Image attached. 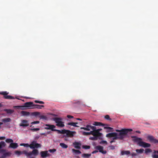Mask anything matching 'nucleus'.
Returning a JSON list of instances; mask_svg holds the SVG:
<instances>
[{
  "label": "nucleus",
  "mask_w": 158,
  "mask_h": 158,
  "mask_svg": "<svg viewBox=\"0 0 158 158\" xmlns=\"http://www.w3.org/2000/svg\"><path fill=\"white\" fill-rule=\"evenodd\" d=\"M41 147V145L40 144L36 143V141H32L30 144V148L31 149H35V148H40Z\"/></svg>",
  "instance_id": "0eeeda50"
},
{
  "label": "nucleus",
  "mask_w": 158,
  "mask_h": 158,
  "mask_svg": "<svg viewBox=\"0 0 158 158\" xmlns=\"http://www.w3.org/2000/svg\"><path fill=\"white\" fill-rule=\"evenodd\" d=\"M93 124L94 126H107V125L105 124L102 123L101 122H94Z\"/></svg>",
  "instance_id": "aec40b11"
},
{
  "label": "nucleus",
  "mask_w": 158,
  "mask_h": 158,
  "mask_svg": "<svg viewBox=\"0 0 158 158\" xmlns=\"http://www.w3.org/2000/svg\"><path fill=\"white\" fill-rule=\"evenodd\" d=\"M91 156L90 154L84 153L82 155V157L85 158H88Z\"/></svg>",
  "instance_id": "c85d7f7f"
},
{
  "label": "nucleus",
  "mask_w": 158,
  "mask_h": 158,
  "mask_svg": "<svg viewBox=\"0 0 158 158\" xmlns=\"http://www.w3.org/2000/svg\"><path fill=\"white\" fill-rule=\"evenodd\" d=\"M34 106H35V107H32L31 108H37L38 109H41V107H44V106L43 105H40L37 104L34 105Z\"/></svg>",
  "instance_id": "7c9ffc66"
},
{
  "label": "nucleus",
  "mask_w": 158,
  "mask_h": 158,
  "mask_svg": "<svg viewBox=\"0 0 158 158\" xmlns=\"http://www.w3.org/2000/svg\"><path fill=\"white\" fill-rule=\"evenodd\" d=\"M82 148L85 149H88L90 148V146L89 145H83Z\"/></svg>",
  "instance_id": "4c0bfd02"
},
{
  "label": "nucleus",
  "mask_w": 158,
  "mask_h": 158,
  "mask_svg": "<svg viewBox=\"0 0 158 158\" xmlns=\"http://www.w3.org/2000/svg\"><path fill=\"white\" fill-rule=\"evenodd\" d=\"M80 129H84L87 131H88V129L87 128V125L86 126V127H81L80 128Z\"/></svg>",
  "instance_id": "a18cd8bd"
},
{
  "label": "nucleus",
  "mask_w": 158,
  "mask_h": 158,
  "mask_svg": "<svg viewBox=\"0 0 158 158\" xmlns=\"http://www.w3.org/2000/svg\"><path fill=\"white\" fill-rule=\"evenodd\" d=\"M24 106L26 107H30L34 106V104L32 102H26L24 103Z\"/></svg>",
  "instance_id": "f3484780"
},
{
  "label": "nucleus",
  "mask_w": 158,
  "mask_h": 158,
  "mask_svg": "<svg viewBox=\"0 0 158 158\" xmlns=\"http://www.w3.org/2000/svg\"><path fill=\"white\" fill-rule=\"evenodd\" d=\"M16 98V99H19V98H16H16Z\"/></svg>",
  "instance_id": "680f3d73"
},
{
  "label": "nucleus",
  "mask_w": 158,
  "mask_h": 158,
  "mask_svg": "<svg viewBox=\"0 0 158 158\" xmlns=\"http://www.w3.org/2000/svg\"><path fill=\"white\" fill-rule=\"evenodd\" d=\"M0 94L4 95V98L6 99H14L15 98L11 96L8 95V93L6 91L2 92L0 93Z\"/></svg>",
  "instance_id": "9d476101"
},
{
  "label": "nucleus",
  "mask_w": 158,
  "mask_h": 158,
  "mask_svg": "<svg viewBox=\"0 0 158 158\" xmlns=\"http://www.w3.org/2000/svg\"><path fill=\"white\" fill-rule=\"evenodd\" d=\"M20 146H23L25 147H29L30 144H29L28 143H21L20 144Z\"/></svg>",
  "instance_id": "ea45409f"
},
{
  "label": "nucleus",
  "mask_w": 158,
  "mask_h": 158,
  "mask_svg": "<svg viewBox=\"0 0 158 158\" xmlns=\"http://www.w3.org/2000/svg\"><path fill=\"white\" fill-rule=\"evenodd\" d=\"M72 152L76 154H80L81 152L79 150H76L74 149H72Z\"/></svg>",
  "instance_id": "cd10ccee"
},
{
  "label": "nucleus",
  "mask_w": 158,
  "mask_h": 158,
  "mask_svg": "<svg viewBox=\"0 0 158 158\" xmlns=\"http://www.w3.org/2000/svg\"><path fill=\"white\" fill-rule=\"evenodd\" d=\"M156 154H158V151L154 150L152 156L153 158H158V155Z\"/></svg>",
  "instance_id": "412c9836"
},
{
  "label": "nucleus",
  "mask_w": 158,
  "mask_h": 158,
  "mask_svg": "<svg viewBox=\"0 0 158 158\" xmlns=\"http://www.w3.org/2000/svg\"><path fill=\"white\" fill-rule=\"evenodd\" d=\"M53 120L56 123V125L59 127H63L64 126V123L62 121V118L55 117L53 118Z\"/></svg>",
  "instance_id": "423d86ee"
},
{
  "label": "nucleus",
  "mask_w": 158,
  "mask_h": 158,
  "mask_svg": "<svg viewBox=\"0 0 158 158\" xmlns=\"http://www.w3.org/2000/svg\"><path fill=\"white\" fill-rule=\"evenodd\" d=\"M30 130L32 131H39L40 130V129L39 128H31Z\"/></svg>",
  "instance_id": "a19ab883"
},
{
  "label": "nucleus",
  "mask_w": 158,
  "mask_h": 158,
  "mask_svg": "<svg viewBox=\"0 0 158 158\" xmlns=\"http://www.w3.org/2000/svg\"><path fill=\"white\" fill-rule=\"evenodd\" d=\"M30 127H32V125H31V126H30Z\"/></svg>",
  "instance_id": "0e129e2a"
},
{
  "label": "nucleus",
  "mask_w": 158,
  "mask_h": 158,
  "mask_svg": "<svg viewBox=\"0 0 158 158\" xmlns=\"http://www.w3.org/2000/svg\"><path fill=\"white\" fill-rule=\"evenodd\" d=\"M40 123V122L39 121H35L32 122L31 123V124H38Z\"/></svg>",
  "instance_id": "49530a36"
},
{
  "label": "nucleus",
  "mask_w": 158,
  "mask_h": 158,
  "mask_svg": "<svg viewBox=\"0 0 158 158\" xmlns=\"http://www.w3.org/2000/svg\"><path fill=\"white\" fill-rule=\"evenodd\" d=\"M144 151V150L143 149H136V151L138 153H142Z\"/></svg>",
  "instance_id": "72a5a7b5"
},
{
  "label": "nucleus",
  "mask_w": 158,
  "mask_h": 158,
  "mask_svg": "<svg viewBox=\"0 0 158 158\" xmlns=\"http://www.w3.org/2000/svg\"><path fill=\"white\" fill-rule=\"evenodd\" d=\"M152 152V150L149 148H147L145 149V153L146 154H147L148 153H150Z\"/></svg>",
  "instance_id": "58836bf2"
},
{
  "label": "nucleus",
  "mask_w": 158,
  "mask_h": 158,
  "mask_svg": "<svg viewBox=\"0 0 158 158\" xmlns=\"http://www.w3.org/2000/svg\"><path fill=\"white\" fill-rule=\"evenodd\" d=\"M45 126H46L47 127H45L44 128L45 129L47 130H51L52 131H56L59 133V131H60V130L54 129V128L56 127L54 125L46 124Z\"/></svg>",
  "instance_id": "6e6552de"
},
{
  "label": "nucleus",
  "mask_w": 158,
  "mask_h": 158,
  "mask_svg": "<svg viewBox=\"0 0 158 158\" xmlns=\"http://www.w3.org/2000/svg\"><path fill=\"white\" fill-rule=\"evenodd\" d=\"M96 149L98 150V151L103 154H106L107 151L106 150H103V147L101 146H97L95 147Z\"/></svg>",
  "instance_id": "9b49d317"
},
{
  "label": "nucleus",
  "mask_w": 158,
  "mask_h": 158,
  "mask_svg": "<svg viewBox=\"0 0 158 158\" xmlns=\"http://www.w3.org/2000/svg\"><path fill=\"white\" fill-rule=\"evenodd\" d=\"M60 145L63 148H66L68 147L67 145L63 143H60Z\"/></svg>",
  "instance_id": "2f4dec72"
},
{
  "label": "nucleus",
  "mask_w": 158,
  "mask_h": 158,
  "mask_svg": "<svg viewBox=\"0 0 158 158\" xmlns=\"http://www.w3.org/2000/svg\"><path fill=\"white\" fill-rule=\"evenodd\" d=\"M131 155L132 156V157H133V156H136V154H135V153H131Z\"/></svg>",
  "instance_id": "3c124183"
},
{
  "label": "nucleus",
  "mask_w": 158,
  "mask_h": 158,
  "mask_svg": "<svg viewBox=\"0 0 158 158\" xmlns=\"http://www.w3.org/2000/svg\"><path fill=\"white\" fill-rule=\"evenodd\" d=\"M114 142H115L114 140L112 139V140L110 141V143H112Z\"/></svg>",
  "instance_id": "6e6d98bb"
},
{
  "label": "nucleus",
  "mask_w": 158,
  "mask_h": 158,
  "mask_svg": "<svg viewBox=\"0 0 158 158\" xmlns=\"http://www.w3.org/2000/svg\"><path fill=\"white\" fill-rule=\"evenodd\" d=\"M82 134L84 135H94L93 131H90L89 132L84 131L82 132Z\"/></svg>",
  "instance_id": "b1692460"
},
{
  "label": "nucleus",
  "mask_w": 158,
  "mask_h": 158,
  "mask_svg": "<svg viewBox=\"0 0 158 158\" xmlns=\"http://www.w3.org/2000/svg\"><path fill=\"white\" fill-rule=\"evenodd\" d=\"M40 154L41 157L43 158L49 157L51 156V155L48 153V151H41L40 152Z\"/></svg>",
  "instance_id": "f8f14e48"
},
{
  "label": "nucleus",
  "mask_w": 158,
  "mask_h": 158,
  "mask_svg": "<svg viewBox=\"0 0 158 158\" xmlns=\"http://www.w3.org/2000/svg\"><path fill=\"white\" fill-rule=\"evenodd\" d=\"M5 138H6L4 136L0 137V140H4Z\"/></svg>",
  "instance_id": "8fccbe9b"
},
{
  "label": "nucleus",
  "mask_w": 158,
  "mask_h": 158,
  "mask_svg": "<svg viewBox=\"0 0 158 158\" xmlns=\"http://www.w3.org/2000/svg\"><path fill=\"white\" fill-rule=\"evenodd\" d=\"M77 120H80V121H81V119L79 118H77Z\"/></svg>",
  "instance_id": "13d9d810"
},
{
  "label": "nucleus",
  "mask_w": 158,
  "mask_h": 158,
  "mask_svg": "<svg viewBox=\"0 0 158 158\" xmlns=\"http://www.w3.org/2000/svg\"><path fill=\"white\" fill-rule=\"evenodd\" d=\"M40 135H44L45 136H46V134L45 133H40Z\"/></svg>",
  "instance_id": "5fc2aeb1"
},
{
  "label": "nucleus",
  "mask_w": 158,
  "mask_h": 158,
  "mask_svg": "<svg viewBox=\"0 0 158 158\" xmlns=\"http://www.w3.org/2000/svg\"><path fill=\"white\" fill-rule=\"evenodd\" d=\"M109 147L111 149L113 150L115 149V146L113 145H111L109 146Z\"/></svg>",
  "instance_id": "09e8293b"
},
{
  "label": "nucleus",
  "mask_w": 158,
  "mask_h": 158,
  "mask_svg": "<svg viewBox=\"0 0 158 158\" xmlns=\"http://www.w3.org/2000/svg\"><path fill=\"white\" fill-rule=\"evenodd\" d=\"M21 114L24 116H28L30 115V113L25 111H22L21 112Z\"/></svg>",
  "instance_id": "393cba45"
},
{
  "label": "nucleus",
  "mask_w": 158,
  "mask_h": 158,
  "mask_svg": "<svg viewBox=\"0 0 158 158\" xmlns=\"http://www.w3.org/2000/svg\"><path fill=\"white\" fill-rule=\"evenodd\" d=\"M100 143H103V144H107V143L106 141L102 140L101 142Z\"/></svg>",
  "instance_id": "de8ad7c7"
},
{
  "label": "nucleus",
  "mask_w": 158,
  "mask_h": 158,
  "mask_svg": "<svg viewBox=\"0 0 158 158\" xmlns=\"http://www.w3.org/2000/svg\"><path fill=\"white\" fill-rule=\"evenodd\" d=\"M29 125V124L27 120H23L21 121V123L19 124V126L20 127H27Z\"/></svg>",
  "instance_id": "ddd939ff"
},
{
  "label": "nucleus",
  "mask_w": 158,
  "mask_h": 158,
  "mask_svg": "<svg viewBox=\"0 0 158 158\" xmlns=\"http://www.w3.org/2000/svg\"><path fill=\"white\" fill-rule=\"evenodd\" d=\"M105 118L106 119H107V120H111V119L110 118V116L108 115H106L105 116Z\"/></svg>",
  "instance_id": "79ce46f5"
},
{
  "label": "nucleus",
  "mask_w": 158,
  "mask_h": 158,
  "mask_svg": "<svg viewBox=\"0 0 158 158\" xmlns=\"http://www.w3.org/2000/svg\"><path fill=\"white\" fill-rule=\"evenodd\" d=\"M75 131H71L69 130H62L59 131V134H66L67 136L72 137L74 135L76 134Z\"/></svg>",
  "instance_id": "39448f33"
},
{
  "label": "nucleus",
  "mask_w": 158,
  "mask_h": 158,
  "mask_svg": "<svg viewBox=\"0 0 158 158\" xmlns=\"http://www.w3.org/2000/svg\"><path fill=\"white\" fill-rule=\"evenodd\" d=\"M87 128L88 129V131H90L94 132L95 128H96V127L94 126H92L88 124L87 125Z\"/></svg>",
  "instance_id": "2eb2a0df"
},
{
  "label": "nucleus",
  "mask_w": 158,
  "mask_h": 158,
  "mask_svg": "<svg viewBox=\"0 0 158 158\" xmlns=\"http://www.w3.org/2000/svg\"><path fill=\"white\" fill-rule=\"evenodd\" d=\"M4 111H5L7 114H10L13 113L14 112L13 110L10 109H5Z\"/></svg>",
  "instance_id": "5701e85b"
},
{
  "label": "nucleus",
  "mask_w": 158,
  "mask_h": 158,
  "mask_svg": "<svg viewBox=\"0 0 158 158\" xmlns=\"http://www.w3.org/2000/svg\"><path fill=\"white\" fill-rule=\"evenodd\" d=\"M6 144L4 141H1L0 142V154L2 155L0 157V158H6L7 156H10L11 154L10 152H6V150L4 149H1L2 148L6 146Z\"/></svg>",
  "instance_id": "20e7f679"
},
{
  "label": "nucleus",
  "mask_w": 158,
  "mask_h": 158,
  "mask_svg": "<svg viewBox=\"0 0 158 158\" xmlns=\"http://www.w3.org/2000/svg\"><path fill=\"white\" fill-rule=\"evenodd\" d=\"M132 141L135 143H136L139 146L144 148H148L151 146V144L149 143L143 141L141 138H138L136 136H131Z\"/></svg>",
  "instance_id": "f03ea898"
},
{
  "label": "nucleus",
  "mask_w": 158,
  "mask_h": 158,
  "mask_svg": "<svg viewBox=\"0 0 158 158\" xmlns=\"http://www.w3.org/2000/svg\"><path fill=\"white\" fill-rule=\"evenodd\" d=\"M40 114V113L39 112H33L32 113V115L35 116H39Z\"/></svg>",
  "instance_id": "e433bc0d"
},
{
  "label": "nucleus",
  "mask_w": 158,
  "mask_h": 158,
  "mask_svg": "<svg viewBox=\"0 0 158 158\" xmlns=\"http://www.w3.org/2000/svg\"><path fill=\"white\" fill-rule=\"evenodd\" d=\"M147 139L151 143H158V140L155 139L152 136L149 135L147 137Z\"/></svg>",
  "instance_id": "1a4fd4ad"
},
{
  "label": "nucleus",
  "mask_w": 158,
  "mask_h": 158,
  "mask_svg": "<svg viewBox=\"0 0 158 158\" xmlns=\"http://www.w3.org/2000/svg\"><path fill=\"white\" fill-rule=\"evenodd\" d=\"M92 135L94 136V137H90L89 138V139L91 140H97V139H99L101 137L98 135Z\"/></svg>",
  "instance_id": "4be33fe9"
},
{
  "label": "nucleus",
  "mask_w": 158,
  "mask_h": 158,
  "mask_svg": "<svg viewBox=\"0 0 158 158\" xmlns=\"http://www.w3.org/2000/svg\"><path fill=\"white\" fill-rule=\"evenodd\" d=\"M116 131L119 132V133L112 132L107 134L106 136L110 138L112 137V139L114 140L117 139L123 140L126 137L127 133L129 132L132 131V130L131 129H123L121 130H116Z\"/></svg>",
  "instance_id": "f257e3e1"
},
{
  "label": "nucleus",
  "mask_w": 158,
  "mask_h": 158,
  "mask_svg": "<svg viewBox=\"0 0 158 158\" xmlns=\"http://www.w3.org/2000/svg\"><path fill=\"white\" fill-rule=\"evenodd\" d=\"M102 130V129H96V128H95L94 132H93L94 135H98L100 137H101L102 134L100 132Z\"/></svg>",
  "instance_id": "4468645a"
},
{
  "label": "nucleus",
  "mask_w": 158,
  "mask_h": 158,
  "mask_svg": "<svg viewBox=\"0 0 158 158\" xmlns=\"http://www.w3.org/2000/svg\"><path fill=\"white\" fill-rule=\"evenodd\" d=\"M2 122L6 123L10 122L11 120L10 118H7L2 119Z\"/></svg>",
  "instance_id": "bb28decb"
},
{
  "label": "nucleus",
  "mask_w": 158,
  "mask_h": 158,
  "mask_svg": "<svg viewBox=\"0 0 158 158\" xmlns=\"http://www.w3.org/2000/svg\"><path fill=\"white\" fill-rule=\"evenodd\" d=\"M30 158H34L33 157H30Z\"/></svg>",
  "instance_id": "bf43d9fd"
},
{
  "label": "nucleus",
  "mask_w": 158,
  "mask_h": 158,
  "mask_svg": "<svg viewBox=\"0 0 158 158\" xmlns=\"http://www.w3.org/2000/svg\"><path fill=\"white\" fill-rule=\"evenodd\" d=\"M104 128L107 129L108 130L107 131V132L112 131L113 128L111 127H108L107 126L104 127Z\"/></svg>",
  "instance_id": "c756f323"
},
{
  "label": "nucleus",
  "mask_w": 158,
  "mask_h": 158,
  "mask_svg": "<svg viewBox=\"0 0 158 158\" xmlns=\"http://www.w3.org/2000/svg\"><path fill=\"white\" fill-rule=\"evenodd\" d=\"M37 139H38V138H39V137H37Z\"/></svg>",
  "instance_id": "e2e57ef3"
},
{
  "label": "nucleus",
  "mask_w": 158,
  "mask_h": 158,
  "mask_svg": "<svg viewBox=\"0 0 158 158\" xmlns=\"http://www.w3.org/2000/svg\"><path fill=\"white\" fill-rule=\"evenodd\" d=\"M15 107L17 108L18 109H20L21 110H24V109H25L24 108L25 107V106H24H24H16Z\"/></svg>",
  "instance_id": "473e14b6"
},
{
  "label": "nucleus",
  "mask_w": 158,
  "mask_h": 158,
  "mask_svg": "<svg viewBox=\"0 0 158 158\" xmlns=\"http://www.w3.org/2000/svg\"><path fill=\"white\" fill-rule=\"evenodd\" d=\"M15 153L18 156H20L22 154H24L27 157H28L32 155H33L35 156H37L38 154L39 151L37 149L33 150L31 152H29L25 150L22 151H15Z\"/></svg>",
  "instance_id": "7ed1b4c3"
},
{
  "label": "nucleus",
  "mask_w": 158,
  "mask_h": 158,
  "mask_svg": "<svg viewBox=\"0 0 158 158\" xmlns=\"http://www.w3.org/2000/svg\"><path fill=\"white\" fill-rule=\"evenodd\" d=\"M56 150L55 149H50L48 150V151L50 152H54L56 151Z\"/></svg>",
  "instance_id": "c03bdc74"
},
{
  "label": "nucleus",
  "mask_w": 158,
  "mask_h": 158,
  "mask_svg": "<svg viewBox=\"0 0 158 158\" xmlns=\"http://www.w3.org/2000/svg\"><path fill=\"white\" fill-rule=\"evenodd\" d=\"M73 144L75 148L78 149H80L81 146V143L77 142H75L73 143Z\"/></svg>",
  "instance_id": "dca6fc26"
},
{
  "label": "nucleus",
  "mask_w": 158,
  "mask_h": 158,
  "mask_svg": "<svg viewBox=\"0 0 158 158\" xmlns=\"http://www.w3.org/2000/svg\"><path fill=\"white\" fill-rule=\"evenodd\" d=\"M39 117L40 119H44V120H46L47 119V117L46 116L40 115V114Z\"/></svg>",
  "instance_id": "f704fd0d"
},
{
  "label": "nucleus",
  "mask_w": 158,
  "mask_h": 158,
  "mask_svg": "<svg viewBox=\"0 0 158 158\" xmlns=\"http://www.w3.org/2000/svg\"><path fill=\"white\" fill-rule=\"evenodd\" d=\"M35 102L36 103H39L42 104H44V102H43L41 101H38V100H35Z\"/></svg>",
  "instance_id": "37998d69"
},
{
  "label": "nucleus",
  "mask_w": 158,
  "mask_h": 158,
  "mask_svg": "<svg viewBox=\"0 0 158 158\" xmlns=\"http://www.w3.org/2000/svg\"><path fill=\"white\" fill-rule=\"evenodd\" d=\"M98 152V151L97 150H95V151H93L92 152V154H94V153H96L97 152Z\"/></svg>",
  "instance_id": "864d4df0"
},
{
  "label": "nucleus",
  "mask_w": 158,
  "mask_h": 158,
  "mask_svg": "<svg viewBox=\"0 0 158 158\" xmlns=\"http://www.w3.org/2000/svg\"><path fill=\"white\" fill-rule=\"evenodd\" d=\"M130 154V152L129 151H122L121 152V155H128Z\"/></svg>",
  "instance_id": "6ab92c4d"
},
{
  "label": "nucleus",
  "mask_w": 158,
  "mask_h": 158,
  "mask_svg": "<svg viewBox=\"0 0 158 158\" xmlns=\"http://www.w3.org/2000/svg\"><path fill=\"white\" fill-rule=\"evenodd\" d=\"M6 142L7 143H12L13 142V140L10 139H7L6 140Z\"/></svg>",
  "instance_id": "c9c22d12"
},
{
  "label": "nucleus",
  "mask_w": 158,
  "mask_h": 158,
  "mask_svg": "<svg viewBox=\"0 0 158 158\" xmlns=\"http://www.w3.org/2000/svg\"><path fill=\"white\" fill-rule=\"evenodd\" d=\"M1 104L0 103V107H1Z\"/></svg>",
  "instance_id": "052dcab7"
},
{
  "label": "nucleus",
  "mask_w": 158,
  "mask_h": 158,
  "mask_svg": "<svg viewBox=\"0 0 158 158\" xmlns=\"http://www.w3.org/2000/svg\"><path fill=\"white\" fill-rule=\"evenodd\" d=\"M136 132L138 133H140V132L139 131H136Z\"/></svg>",
  "instance_id": "4d7b16f0"
},
{
  "label": "nucleus",
  "mask_w": 158,
  "mask_h": 158,
  "mask_svg": "<svg viewBox=\"0 0 158 158\" xmlns=\"http://www.w3.org/2000/svg\"><path fill=\"white\" fill-rule=\"evenodd\" d=\"M67 117L68 118H73V116L70 115H68Z\"/></svg>",
  "instance_id": "603ef678"
},
{
  "label": "nucleus",
  "mask_w": 158,
  "mask_h": 158,
  "mask_svg": "<svg viewBox=\"0 0 158 158\" xmlns=\"http://www.w3.org/2000/svg\"><path fill=\"white\" fill-rule=\"evenodd\" d=\"M18 145L17 143L12 142L10 143L9 147V148H13V149H15L18 147Z\"/></svg>",
  "instance_id": "a211bd4d"
},
{
  "label": "nucleus",
  "mask_w": 158,
  "mask_h": 158,
  "mask_svg": "<svg viewBox=\"0 0 158 158\" xmlns=\"http://www.w3.org/2000/svg\"><path fill=\"white\" fill-rule=\"evenodd\" d=\"M78 124V123H74V122H71L69 123H68L67 124L69 125H71L73 126L74 127H78V126H77L76 125Z\"/></svg>",
  "instance_id": "a878e982"
}]
</instances>
